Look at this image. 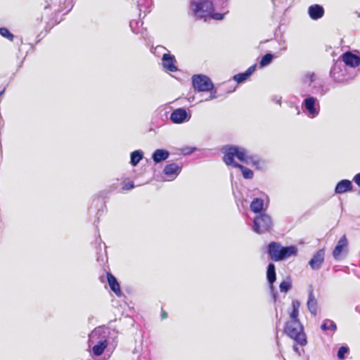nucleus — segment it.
<instances>
[{
    "instance_id": "obj_1",
    "label": "nucleus",
    "mask_w": 360,
    "mask_h": 360,
    "mask_svg": "<svg viewBox=\"0 0 360 360\" xmlns=\"http://www.w3.org/2000/svg\"><path fill=\"white\" fill-rule=\"evenodd\" d=\"M283 333L300 346H304L307 343L304 327L300 321H287Z\"/></svg>"
},
{
    "instance_id": "obj_2",
    "label": "nucleus",
    "mask_w": 360,
    "mask_h": 360,
    "mask_svg": "<svg viewBox=\"0 0 360 360\" xmlns=\"http://www.w3.org/2000/svg\"><path fill=\"white\" fill-rule=\"evenodd\" d=\"M190 6L197 19H206L214 11L213 3L210 0H192Z\"/></svg>"
},
{
    "instance_id": "obj_3",
    "label": "nucleus",
    "mask_w": 360,
    "mask_h": 360,
    "mask_svg": "<svg viewBox=\"0 0 360 360\" xmlns=\"http://www.w3.org/2000/svg\"><path fill=\"white\" fill-rule=\"evenodd\" d=\"M236 157L240 162H247V155L245 149L240 148L237 146H228L225 149L223 160L227 165H232L236 162L234 161V158Z\"/></svg>"
},
{
    "instance_id": "obj_4",
    "label": "nucleus",
    "mask_w": 360,
    "mask_h": 360,
    "mask_svg": "<svg viewBox=\"0 0 360 360\" xmlns=\"http://www.w3.org/2000/svg\"><path fill=\"white\" fill-rule=\"evenodd\" d=\"M273 224L270 216L265 213H261L254 219L253 229L257 233H262L269 231Z\"/></svg>"
},
{
    "instance_id": "obj_5",
    "label": "nucleus",
    "mask_w": 360,
    "mask_h": 360,
    "mask_svg": "<svg viewBox=\"0 0 360 360\" xmlns=\"http://www.w3.org/2000/svg\"><path fill=\"white\" fill-rule=\"evenodd\" d=\"M193 87L198 91H209L214 89V84L211 79L202 75H195L192 77Z\"/></svg>"
},
{
    "instance_id": "obj_6",
    "label": "nucleus",
    "mask_w": 360,
    "mask_h": 360,
    "mask_svg": "<svg viewBox=\"0 0 360 360\" xmlns=\"http://www.w3.org/2000/svg\"><path fill=\"white\" fill-rule=\"evenodd\" d=\"M348 241L346 236H342L338 241L333 251V256L335 260H340L344 253L347 252Z\"/></svg>"
},
{
    "instance_id": "obj_7",
    "label": "nucleus",
    "mask_w": 360,
    "mask_h": 360,
    "mask_svg": "<svg viewBox=\"0 0 360 360\" xmlns=\"http://www.w3.org/2000/svg\"><path fill=\"white\" fill-rule=\"evenodd\" d=\"M325 250H319L309 262V265L312 269H319L324 262Z\"/></svg>"
},
{
    "instance_id": "obj_8",
    "label": "nucleus",
    "mask_w": 360,
    "mask_h": 360,
    "mask_svg": "<svg viewBox=\"0 0 360 360\" xmlns=\"http://www.w3.org/2000/svg\"><path fill=\"white\" fill-rule=\"evenodd\" d=\"M162 66L169 72H176L178 68L175 65L176 59L173 55L170 53H164L162 58Z\"/></svg>"
},
{
    "instance_id": "obj_9",
    "label": "nucleus",
    "mask_w": 360,
    "mask_h": 360,
    "mask_svg": "<svg viewBox=\"0 0 360 360\" xmlns=\"http://www.w3.org/2000/svg\"><path fill=\"white\" fill-rule=\"evenodd\" d=\"M342 59L347 66L352 68L358 67L360 64V57L350 51H347L343 53L342 55Z\"/></svg>"
},
{
    "instance_id": "obj_10",
    "label": "nucleus",
    "mask_w": 360,
    "mask_h": 360,
    "mask_svg": "<svg viewBox=\"0 0 360 360\" xmlns=\"http://www.w3.org/2000/svg\"><path fill=\"white\" fill-rule=\"evenodd\" d=\"M181 167L176 163L167 165L163 170L164 174L169 176L171 180L174 179L181 172Z\"/></svg>"
},
{
    "instance_id": "obj_11",
    "label": "nucleus",
    "mask_w": 360,
    "mask_h": 360,
    "mask_svg": "<svg viewBox=\"0 0 360 360\" xmlns=\"http://www.w3.org/2000/svg\"><path fill=\"white\" fill-rule=\"evenodd\" d=\"M106 278L110 290L114 292L117 296H121L122 290L117 278L110 272L106 274Z\"/></svg>"
},
{
    "instance_id": "obj_12",
    "label": "nucleus",
    "mask_w": 360,
    "mask_h": 360,
    "mask_svg": "<svg viewBox=\"0 0 360 360\" xmlns=\"http://www.w3.org/2000/svg\"><path fill=\"white\" fill-rule=\"evenodd\" d=\"M281 247V245L277 242H271L269 244L267 252L273 261H279V259H278V255H280Z\"/></svg>"
},
{
    "instance_id": "obj_13",
    "label": "nucleus",
    "mask_w": 360,
    "mask_h": 360,
    "mask_svg": "<svg viewBox=\"0 0 360 360\" xmlns=\"http://www.w3.org/2000/svg\"><path fill=\"white\" fill-rule=\"evenodd\" d=\"M187 112L184 108H178L174 110L170 115V120L175 124H179L186 120Z\"/></svg>"
},
{
    "instance_id": "obj_14",
    "label": "nucleus",
    "mask_w": 360,
    "mask_h": 360,
    "mask_svg": "<svg viewBox=\"0 0 360 360\" xmlns=\"http://www.w3.org/2000/svg\"><path fill=\"white\" fill-rule=\"evenodd\" d=\"M297 254V249L295 246L281 247L280 255H278L279 261L288 259L292 256H296Z\"/></svg>"
},
{
    "instance_id": "obj_15",
    "label": "nucleus",
    "mask_w": 360,
    "mask_h": 360,
    "mask_svg": "<svg viewBox=\"0 0 360 360\" xmlns=\"http://www.w3.org/2000/svg\"><path fill=\"white\" fill-rule=\"evenodd\" d=\"M352 182L349 180L343 179L337 184L335 188V192L338 194H342L347 191H352Z\"/></svg>"
},
{
    "instance_id": "obj_16",
    "label": "nucleus",
    "mask_w": 360,
    "mask_h": 360,
    "mask_svg": "<svg viewBox=\"0 0 360 360\" xmlns=\"http://www.w3.org/2000/svg\"><path fill=\"white\" fill-rule=\"evenodd\" d=\"M308 13L311 19L318 20L323 16L324 9L321 6L315 4L309 7Z\"/></svg>"
},
{
    "instance_id": "obj_17",
    "label": "nucleus",
    "mask_w": 360,
    "mask_h": 360,
    "mask_svg": "<svg viewBox=\"0 0 360 360\" xmlns=\"http://www.w3.org/2000/svg\"><path fill=\"white\" fill-rule=\"evenodd\" d=\"M257 65L254 64L249 67L243 73H238L233 76V79L238 83H241L248 79L256 70Z\"/></svg>"
},
{
    "instance_id": "obj_18",
    "label": "nucleus",
    "mask_w": 360,
    "mask_h": 360,
    "mask_svg": "<svg viewBox=\"0 0 360 360\" xmlns=\"http://www.w3.org/2000/svg\"><path fill=\"white\" fill-rule=\"evenodd\" d=\"M315 103L316 99L314 97H308L304 101V106L312 117L319 114V110L315 108Z\"/></svg>"
},
{
    "instance_id": "obj_19",
    "label": "nucleus",
    "mask_w": 360,
    "mask_h": 360,
    "mask_svg": "<svg viewBox=\"0 0 360 360\" xmlns=\"http://www.w3.org/2000/svg\"><path fill=\"white\" fill-rule=\"evenodd\" d=\"M169 152L162 149H157L153 154L152 158L155 162H160L168 158Z\"/></svg>"
},
{
    "instance_id": "obj_20",
    "label": "nucleus",
    "mask_w": 360,
    "mask_h": 360,
    "mask_svg": "<svg viewBox=\"0 0 360 360\" xmlns=\"http://www.w3.org/2000/svg\"><path fill=\"white\" fill-rule=\"evenodd\" d=\"M300 303L297 300H294L292 302V311L290 313V320L288 321H300L298 319L299 308Z\"/></svg>"
},
{
    "instance_id": "obj_21",
    "label": "nucleus",
    "mask_w": 360,
    "mask_h": 360,
    "mask_svg": "<svg viewBox=\"0 0 360 360\" xmlns=\"http://www.w3.org/2000/svg\"><path fill=\"white\" fill-rule=\"evenodd\" d=\"M108 345V342L107 340H103L99 341L96 345H94L92 348L93 353L96 356L101 355L104 350L107 348Z\"/></svg>"
},
{
    "instance_id": "obj_22",
    "label": "nucleus",
    "mask_w": 360,
    "mask_h": 360,
    "mask_svg": "<svg viewBox=\"0 0 360 360\" xmlns=\"http://www.w3.org/2000/svg\"><path fill=\"white\" fill-rule=\"evenodd\" d=\"M264 209V200L262 198L253 199L250 204V210L255 213H260Z\"/></svg>"
},
{
    "instance_id": "obj_23",
    "label": "nucleus",
    "mask_w": 360,
    "mask_h": 360,
    "mask_svg": "<svg viewBox=\"0 0 360 360\" xmlns=\"http://www.w3.org/2000/svg\"><path fill=\"white\" fill-rule=\"evenodd\" d=\"M266 277H267L269 283L271 285H273V283L276 281V267H275V265L272 263H270L268 265L267 271H266Z\"/></svg>"
},
{
    "instance_id": "obj_24",
    "label": "nucleus",
    "mask_w": 360,
    "mask_h": 360,
    "mask_svg": "<svg viewBox=\"0 0 360 360\" xmlns=\"http://www.w3.org/2000/svg\"><path fill=\"white\" fill-rule=\"evenodd\" d=\"M307 307L309 311L315 315L317 311V301L314 297L312 293H310L308 301H307Z\"/></svg>"
},
{
    "instance_id": "obj_25",
    "label": "nucleus",
    "mask_w": 360,
    "mask_h": 360,
    "mask_svg": "<svg viewBox=\"0 0 360 360\" xmlns=\"http://www.w3.org/2000/svg\"><path fill=\"white\" fill-rule=\"evenodd\" d=\"M233 167L240 169L245 179H252L253 177V172L249 168H247L239 163L234 164Z\"/></svg>"
},
{
    "instance_id": "obj_26",
    "label": "nucleus",
    "mask_w": 360,
    "mask_h": 360,
    "mask_svg": "<svg viewBox=\"0 0 360 360\" xmlns=\"http://www.w3.org/2000/svg\"><path fill=\"white\" fill-rule=\"evenodd\" d=\"M143 158V152L141 150H135L131 153V164L134 166L136 165Z\"/></svg>"
},
{
    "instance_id": "obj_27",
    "label": "nucleus",
    "mask_w": 360,
    "mask_h": 360,
    "mask_svg": "<svg viewBox=\"0 0 360 360\" xmlns=\"http://www.w3.org/2000/svg\"><path fill=\"white\" fill-rule=\"evenodd\" d=\"M321 328L323 330H330L333 333H335L338 328L336 323L331 320H326L321 325Z\"/></svg>"
},
{
    "instance_id": "obj_28",
    "label": "nucleus",
    "mask_w": 360,
    "mask_h": 360,
    "mask_svg": "<svg viewBox=\"0 0 360 360\" xmlns=\"http://www.w3.org/2000/svg\"><path fill=\"white\" fill-rule=\"evenodd\" d=\"M274 58V55L268 53H266L261 59L259 62L260 67H264L270 64Z\"/></svg>"
},
{
    "instance_id": "obj_29",
    "label": "nucleus",
    "mask_w": 360,
    "mask_h": 360,
    "mask_svg": "<svg viewBox=\"0 0 360 360\" xmlns=\"http://www.w3.org/2000/svg\"><path fill=\"white\" fill-rule=\"evenodd\" d=\"M0 34L11 41H13L14 39V35L6 27L0 28Z\"/></svg>"
},
{
    "instance_id": "obj_30",
    "label": "nucleus",
    "mask_w": 360,
    "mask_h": 360,
    "mask_svg": "<svg viewBox=\"0 0 360 360\" xmlns=\"http://www.w3.org/2000/svg\"><path fill=\"white\" fill-rule=\"evenodd\" d=\"M291 283L288 281H283L279 285L281 292H287L291 288Z\"/></svg>"
},
{
    "instance_id": "obj_31",
    "label": "nucleus",
    "mask_w": 360,
    "mask_h": 360,
    "mask_svg": "<svg viewBox=\"0 0 360 360\" xmlns=\"http://www.w3.org/2000/svg\"><path fill=\"white\" fill-rule=\"evenodd\" d=\"M349 352V348L347 347L342 346L339 348L338 352V357L340 359H345V354Z\"/></svg>"
},
{
    "instance_id": "obj_32",
    "label": "nucleus",
    "mask_w": 360,
    "mask_h": 360,
    "mask_svg": "<svg viewBox=\"0 0 360 360\" xmlns=\"http://www.w3.org/2000/svg\"><path fill=\"white\" fill-rule=\"evenodd\" d=\"M224 15L225 13H214L213 11L212 13L210 15H209V17H211L214 20H219L224 18Z\"/></svg>"
},
{
    "instance_id": "obj_33",
    "label": "nucleus",
    "mask_w": 360,
    "mask_h": 360,
    "mask_svg": "<svg viewBox=\"0 0 360 360\" xmlns=\"http://www.w3.org/2000/svg\"><path fill=\"white\" fill-rule=\"evenodd\" d=\"M134 187V184L133 181H128L125 183L122 186V190L129 191L132 189Z\"/></svg>"
},
{
    "instance_id": "obj_34",
    "label": "nucleus",
    "mask_w": 360,
    "mask_h": 360,
    "mask_svg": "<svg viewBox=\"0 0 360 360\" xmlns=\"http://www.w3.org/2000/svg\"><path fill=\"white\" fill-rule=\"evenodd\" d=\"M353 181L360 188V173L356 174L353 177Z\"/></svg>"
},
{
    "instance_id": "obj_35",
    "label": "nucleus",
    "mask_w": 360,
    "mask_h": 360,
    "mask_svg": "<svg viewBox=\"0 0 360 360\" xmlns=\"http://www.w3.org/2000/svg\"><path fill=\"white\" fill-rule=\"evenodd\" d=\"M167 316H168L167 313L165 310L162 309V311H161L162 319H165L167 318Z\"/></svg>"
},
{
    "instance_id": "obj_36",
    "label": "nucleus",
    "mask_w": 360,
    "mask_h": 360,
    "mask_svg": "<svg viewBox=\"0 0 360 360\" xmlns=\"http://www.w3.org/2000/svg\"><path fill=\"white\" fill-rule=\"evenodd\" d=\"M297 345H298V344H297V343L295 342V344L293 345L292 348H293V350H294L296 353H297V354H299V355H300V352H299V348L297 347Z\"/></svg>"
},
{
    "instance_id": "obj_37",
    "label": "nucleus",
    "mask_w": 360,
    "mask_h": 360,
    "mask_svg": "<svg viewBox=\"0 0 360 360\" xmlns=\"http://www.w3.org/2000/svg\"><path fill=\"white\" fill-rule=\"evenodd\" d=\"M217 98V95H216V91H214V92H211V94H210V99H212V98Z\"/></svg>"
}]
</instances>
